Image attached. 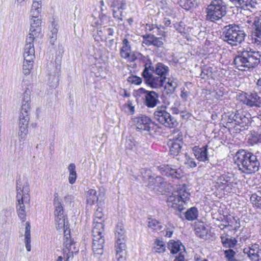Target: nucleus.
<instances>
[{"mask_svg": "<svg viewBox=\"0 0 261 261\" xmlns=\"http://www.w3.org/2000/svg\"><path fill=\"white\" fill-rule=\"evenodd\" d=\"M237 117V114L236 112V110L234 112H233L229 116H228V122L231 123L233 121L236 122V118Z\"/></svg>", "mask_w": 261, "mask_h": 261, "instance_id": "69168bd1", "label": "nucleus"}, {"mask_svg": "<svg viewBox=\"0 0 261 261\" xmlns=\"http://www.w3.org/2000/svg\"><path fill=\"white\" fill-rule=\"evenodd\" d=\"M260 57L259 51L248 47L239 51V55L234 58V63L239 70L245 71L257 66Z\"/></svg>", "mask_w": 261, "mask_h": 261, "instance_id": "7ed1b4c3", "label": "nucleus"}, {"mask_svg": "<svg viewBox=\"0 0 261 261\" xmlns=\"http://www.w3.org/2000/svg\"><path fill=\"white\" fill-rule=\"evenodd\" d=\"M190 198V193L187 191L184 186H179L177 191L169 196L167 200L168 206L181 212L185 209L186 201Z\"/></svg>", "mask_w": 261, "mask_h": 261, "instance_id": "0eeeda50", "label": "nucleus"}, {"mask_svg": "<svg viewBox=\"0 0 261 261\" xmlns=\"http://www.w3.org/2000/svg\"><path fill=\"white\" fill-rule=\"evenodd\" d=\"M212 68L205 66L201 68L200 76L202 79H205L212 75Z\"/></svg>", "mask_w": 261, "mask_h": 261, "instance_id": "603ef678", "label": "nucleus"}, {"mask_svg": "<svg viewBox=\"0 0 261 261\" xmlns=\"http://www.w3.org/2000/svg\"><path fill=\"white\" fill-rule=\"evenodd\" d=\"M235 163L240 170L247 174L258 171L260 163L256 155L245 150H240L234 156Z\"/></svg>", "mask_w": 261, "mask_h": 261, "instance_id": "20e7f679", "label": "nucleus"}, {"mask_svg": "<svg viewBox=\"0 0 261 261\" xmlns=\"http://www.w3.org/2000/svg\"><path fill=\"white\" fill-rule=\"evenodd\" d=\"M182 144V142L170 141L169 144L170 154L173 155H177L181 151Z\"/></svg>", "mask_w": 261, "mask_h": 261, "instance_id": "7c9ffc66", "label": "nucleus"}, {"mask_svg": "<svg viewBox=\"0 0 261 261\" xmlns=\"http://www.w3.org/2000/svg\"><path fill=\"white\" fill-rule=\"evenodd\" d=\"M135 141L130 138H126L125 143V148L127 149L132 150L135 146Z\"/></svg>", "mask_w": 261, "mask_h": 261, "instance_id": "052dcab7", "label": "nucleus"}, {"mask_svg": "<svg viewBox=\"0 0 261 261\" xmlns=\"http://www.w3.org/2000/svg\"><path fill=\"white\" fill-rule=\"evenodd\" d=\"M255 31L254 35L257 37L256 41L261 42V16L258 18L257 20L255 21Z\"/></svg>", "mask_w": 261, "mask_h": 261, "instance_id": "c03bdc74", "label": "nucleus"}, {"mask_svg": "<svg viewBox=\"0 0 261 261\" xmlns=\"http://www.w3.org/2000/svg\"><path fill=\"white\" fill-rule=\"evenodd\" d=\"M143 43L147 46L153 45L157 47L163 46L165 38L164 37H156L153 35L148 34L143 36Z\"/></svg>", "mask_w": 261, "mask_h": 261, "instance_id": "2eb2a0df", "label": "nucleus"}, {"mask_svg": "<svg viewBox=\"0 0 261 261\" xmlns=\"http://www.w3.org/2000/svg\"><path fill=\"white\" fill-rule=\"evenodd\" d=\"M125 230L123 224L118 223L115 229L116 242H125Z\"/></svg>", "mask_w": 261, "mask_h": 261, "instance_id": "c85d7f7f", "label": "nucleus"}, {"mask_svg": "<svg viewBox=\"0 0 261 261\" xmlns=\"http://www.w3.org/2000/svg\"><path fill=\"white\" fill-rule=\"evenodd\" d=\"M75 168V165L73 163H70L68 167V170L69 171L68 181L71 185L74 184L77 178Z\"/></svg>", "mask_w": 261, "mask_h": 261, "instance_id": "c9c22d12", "label": "nucleus"}, {"mask_svg": "<svg viewBox=\"0 0 261 261\" xmlns=\"http://www.w3.org/2000/svg\"><path fill=\"white\" fill-rule=\"evenodd\" d=\"M245 36L244 31L234 24L225 27L222 34L223 40L232 46L241 44L244 40Z\"/></svg>", "mask_w": 261, "mask_h": 261, "instance_id": "423d86ee", "label": "nucleus"}, {"mask_svg": "<svg viewBox=\"0 0 261 261\" xmlns=\"http://www.w3.org/2000/svg\"><path fill=\"white\" fill-rule=\"evenodd\" d=\"M221 243L224 247L232 248L237 243V240L234 237L227 234H224L220 237Z\"/></svg>", "mask_w": 261, "mask_h": 261, "instance_id": "a878e982", "label": "nucleus"}, {"mask_svg": "<svg viewBox=\"0 0 261 261\" xmlns=\"http://www.w3.org/2000/svg\"><path fill=\"white\" fill-rule=\"evenodd\" d=\"M196 234L202 239H205L208 234V230L204 224H200L197 226L195 228Z\"/></svg>", "mask_w": 261, "mask_h": 261, "instance_id": "58836bf2", "label": "nucleus"}, {"mask_svg": "<svg viewBox=\"0 0 261 261\" xmlns=\"http://www.w3.org/2000/svg\"><path fill=\"white\" fill-rule=\"evenodd\" d=\"M154 119L165 127L174 128L178 125L176 119L166 111V107H158L153 114Z\"/></svg>", "mask_w": 261, "mask_h": 261, "instance_id": "1a4fd4ad", "label": "nucleus"}, {"mask_svg": "<svg viewBox=\"0 0 261 261\" xmlns=\"http://www.w3.org/2000/svg\"><path fill=\"white\" fill-rule=\"evenodd\" d=\"M148 227L156 231L161 230L163 228V226L161 223L154 219H148Z\"/></svg>", "mask_w": 261, "mask_h": 261, "instance_id": "79ce46f5", "label": "nucleus"}, {"mask_svg": "<svg viewBox=\"0 0 261 261\" xmlns=\"http://www.w3.org/2000/svg\"><path fill=\"white\" fill-rule=\"evenodd\" d=\"M185 253H179L178 255L175 257L173 261H185Z\"/></svg>", "mask_w": 261, "mask_h": 261, "instance_id": "774afa93", "label": "nucleus"}, {"mask_svg": "<svg viewBox=\"0 0 261 261\" xmlns=\"http://www.w3.org/2000/svg\"><path fill=\"white\" fill-rule=\"evenodd\" d=\"M185 164L190 168H194L197 166V164L194 159L186 154Z\"/></svg>", "mask_w": 261, "mask_h": 261, "instance_id": "4d7b16f0", "label": "nucleus"}, {"mask_svg": "<svg viewBox=\"0 0 261 261\" xmlns=\"http://www.w3.org/2000/svg\"><path fill=\"white\" fill-rule=\"evenodd\" d=\"M250 140L254 144L261 143V133L255 131L251 133Z\"/></svg>", "mask_w": 261, "mask_h": 261, "instance_id": "8fccbe9b", "label": "nucleus"}, {"mask_svg": "<svg viewBox=\"0 0 261 261\" xmlns=\"http://www.w3.org/2000/svg\"><path fill=\"white\" fill-rule=\"evenodd\" d=\"M174 142H182L183 137L181 132L178 129H174L171 135Z\"/></svg>", "mask_w": 261, "mask_h": 261, "instance_id": "3c124183", "label": "nucleus"}, {"mask_svg": "<svg viewBox=\"0 0 261 261\" xmlns=\"http://www.w3.org/2000/svg\"><path fill=\"white\" fill-rule=\"evenodd\" d=\"M113 16L118 19H122V16L123 11L122 10H118L116 9L113 8Z\"/></svg>", "mask_w": 261, "mask_h": 261, "instance_id": "0e129e2a", "label": "nucleus"}, {"mask_svg": "<svg viewBox=\"0 0 261 261\" xmlns=\"http://www.w3.org/2000/svg\"><path fill=\"white\" fill-rule=\"evenodd\" d=\"M17 192L16 198L18 203L16 206L17 213L19 218L22 221L26 220V212L24 203L29 201V193L30 188L29 184L26 182L23 185L20 180H17L16 186Z\"/></svg>", "mask_w": 261, "mask_h": 261, "instance_id": "39448f33", "label": "nucleus"}, {"mask_svg": "<svg viewBox=\"0 0 261 261\" xmlns=\"http://www.w3.org/2000/svg\"><path fill=\"white\" fill-rule=\"evenodd\" d=\"M136 129L141 132L147 131L150 132L152 124L151 123L150 118L145 115H141L134 118Z\"/></svg>", "mask_w": 261, "mask_h": 261, "instance_id": "f8f14e48", "label": "nucleus"}, {"mask_svg": "<svg viewBox=\"0 0 261 261\" xmlns=\"http://www.w3.org/2000/svg\"><path fill=\"white\" fill-rule=\"evenodd\" d=\"M135 57L136 58V60L138 59L140 62L144 64V69L143 71L146 70L148 65H150V64H152L148 56H144L142 54H140L138 57L135 56Z\"/></svg>", "mask_w": 261, "mask_h": 261, "instance_id": "09e8293b", "label": "nucleus"}, {"mask_svg": "<svg viewBox=\"0 0 261 261\" xmlns=\"http://www.w3.org/2000/svg\"><path fill=\"white\" fill-rule=\"evenodd\" d=\"M168 248L172 254L185 253V247L179 241L170 240L168 243Z\"/></svg>", "mask_w": 261, "mask_h": 261, "instance_id": "b1692460", "label": "nucleus"}, {"mask_svg": "<svg viewBox=\"0 0 261 261\" xmlns=\"http://www.w3.org/2000/svg\"><path fill=\"white\" fill-rule=\"evenodd\" d=\"M197 217L198 211L196 207H191L185 213V217L189 221L194 220Z\"/></svg>", "mask_w": 261, "mask_h": 261, "instance_id": "37998d69", "label": "nucleus"}, {"mask_svg": "<svg viewBox=\"0 0 261 261\" xmlns=\"http://www.w3.org/2000/svg\"><path fill=\"white\" fill-rule=\"evenodd\" d=\"M163 175L173 178H180L182 176L181 171L177 170L174 166L167 165L162 168L161 171Z\"/></svg>", "mask_w": 261, "mask_h": 261, "instance_id": "412c9836", "label": "nucleus"}, {"mask_svg": "<svg viewBox=\"0 0 261 261\" xmlns=\"http://www.w3.org/2000/svg\"><path fill=\"white\" fill-rule=\"evenodd\" d=\"M103 216L101 209L97 208L95 214L92 230V250L94 255H101L103 252L105 225L103 223Z\"/></svg>", "mask_w": 261, "mask_h": 261, "instance_id": "f03ea898", "label": "nucleus"}, {"mask_svg": "<svg viewBox=\"0 0 261 261\" xmlns=\"http://www.w3.org/2000/svg\"><path fill=\"white\" fill-rule=\"evenodd\" d=\"M135 94L137 98H141L144 105L148 108H154L160 102L159 94L154 91H148L140 88L136 91Z\"/></svg>", "mask_w": 261, "mask_h": 261, "instance_id": "9d476101", "label": "nucleus"}, {"mask_svg": "<svg viewBox=\"0 0 261 261\" xmlns=\"http://www.w3.org/2000/svg\"><path fill=\"white\" fill-rule=\"evenodd\" d=\"M50 86L53 88H56L59 85V76L58 75H50L49 77Z\"/></svg>", "mask_w": 261, "mask_h": 261, "instance_id": "864d4df0", "label": "nucleus"}, {"mask_svg": "<svg viewBox=\"0 0 261 261\" xmlns=\"http://www.w3.org/2000/svg\"><path fill=\"white\" fill-rule=\"evenodd\" d=\"M105 40L109 39L110 36H112L114 34V30L112 28L103 27Z\"/></svg>", "mask_w": 261, "mask_h": 261, "instance_id": "680f3d73", "label": "nucleus"}, {"mask_svg": "<svg viewBox=\"0 0 261 261\" xmlns=\"http://www.w3.org/2000/svg\"><path fill=\"white\" fill-rule=\"evenodd\" d=\"M55 222L56 228L58 230L63 229L64 232L65 230H69L67 225V222H66V219L64 216L55 218Z\"/></svg>", "mask_w": 261, "mask_h": 261, "instance_id": "e433bc0d", "label": "nucleus"}, {"mask_svg": "<svg viewBox=\"0 0 261 261\" xmlns=\"http://www.w3.org/2000/svg\"><path fill=\"white\" fill-rule=\"evenodd\" d=\"M120 55L121 58L130 61L136 60L135 56L131 53V45L126 38L122 40V46L120 48Z\"/></svg>", "mask_w": 261, "mask_h": 261, "instance_id": "4468645a", "label": "nucleus"}, {"mask_svg": "<svg viewBox=\"0 0 261 261\" xmlns=\"http://www.w3.org/2000/svg\"><path fill=\"white\" fill-rule=\"evenodd\" d=\"M181 117L184 119H188L190 117V114L186 110V108H184L182 112H180Z\"/></svg>", "mask_w": 261, "mask_h": 261, "instance_id": "338daca9", "label": "nucleus"}, {"mask_svg": "<svg viewBox=\"0 0 261 261\" xmlns=\"http://www.w3.org/2000/svg\"><path fill=\"white\" fill-rule=\"evenodd\" d=\"M242 100L244 104L250 107H260V97L256 93H245Z\"/></svg>", "mask_w": 261, "mask_h": 261, "instance_id": "f3484780", "label": "nucleus"}, {"mask_svg": "<svg viewBox=\"0 0 261 261\" xmlns=\"http://www.w3.org/2000/svg\"><path fill=\"white\" fill-rule=\"evenodd\" d=\"M192 151L196 159L199 161L205 162L208 160L207 145L200 148L195 146L193 148Z\"/></svg>", "mask_w": 261, "mask_h": 261, "instance_id": "a211bd4d", "label": "nucleus"}, {"mask_svg": "<svg viewBox=\"0 0 261 261\" xmlns=\"http://www.w3.org/2000/svg\"><path fill=\"white\" fill-rule=\"evenodd\" d=\"M229 2L237 7L243 9L250 10L254 8L257 5L256 0H229Z\"/></svg>", "mask_w": 261, "mask_h": 261, "instance_id": "aec40b11", "label": "nucleus"}, {"mask_svg": "<svg viewBox=\"0 0 261 261\" xmlns=\"http://www.w3.org/2000/svg\"><path fill=\"white\" fill-rule=\"evenodd\" d=\"M31 92L30 90H26L23 94L21 101V111L28 112L30 109Z\"/></svg>", "mask_w": 261, "mask_h": 261, "instance_id": "bb28decb", "label": "nucleus"}, {"mask_svg": "<svg viewBox=\"0 0 261 261\" xmlns=\"http://www.w3.org/2000/svg\"><path fill=\"white\" fill-rule=\"evenodd\" d=\"M116 258L117 261H125L124 254H125V242H116Z\"/></svg>", "mask_w": 261, "mask_h": 261, "instance_id": "393cba45", "label": "nucleus"}, {"mask_svg": "<svg viewBox=\"0 0 261 261\" xmlns=\"http://www.w3.org/2000/svg\"><path fill=\"white\" fill-rule=\"evenodd\" d=\"M227 5L223 0H213L205 9L206 19L212 22L220 20L227 12Z\"/></svg>", "mask_w": 261, "mask_h": 261, "instance_id": "6e6552de", "label": "nucleus"}, {"mask_svg": "<svg viewBox=\"0 0 261 261\" xmlns=\"http://www.w3.org/2000/svg\"><path fill=\"white\" fill-rule=\"evenodd\" d=\"M64 245L65 246L63 250L64 253L67 251H72L75 253L78 251L76 250L75 243L70 238V230H65Z\"/></svg>", "mask_w": 261, "mask_h": 261, "instance_id": "dca6fc26", "label": "nucleus"}, {"mask_svg": "<svg viewBox=\"0 0 261 261\" xmlns=\"http://www.w3.org/2000/svg\"><path fill=\"white\" fill-rule=\"evenodd\" d=\"M30 23V33L27 36L29 41L31 40V38L36 39V41L41 39L43 34L42 32L41 20L39 16L32 17Z\"/></svg>", "mask_w": 261, "mask_h": 261, "instance_id": "9b49d317", "label": "nucleus"}, {"mask_svg": "<svg viewBox=\"0 0 261 261\" xmlns=\"http://www.w3.org/2000/svg\"><path fill=\"white\" fill-rule=\"evenodd\" d=\"M196 0H179V6L186 10H189L196 4Z\"/></svg>", "mask_w": 261, "mask_h": 261, "instance_id": "ea45409f", "label": "nucleus"}, {"mask_svg": "<svg viewBox=\"0 0 261 261\" xmlns=\"http://www.w3.org/2000/svg\"><path fill=\"white\" fill-rule=\"evenodd\" d=\"M128 81L132 84L139 85L142 83V80L140 77L137 76H131L128 78Z\"/></svg>", "mask_w": 261, "mask_h": 261, "instance_id": "bf43d9fd", "label": "nucleus"}, {"mask_svg": "<svg viewBox=\"0 0 261 261\" xmlns=\"http://www.w3.org/2000/svg\"><path fill=\"white\" fill-rule=\"evenodd\" d=\"M164 181L161 177L157 176L155 178H149L148 186L149 188L154 189L156 187H163Z\"/></svg>", "mask_w": 261, "mask_h": 261, "instance_id": "473e14b6", "label": "nucleus"}, {"mask_svg": "<svg viewBox=\"0 0 261 261\" xmlns=\"http://www.w3.org/2000/svg\"><path fill=\"white\" fill-rule=\"evenodd\" d=\"M166 250V244L163 241L156 239L154 242L153 251L157 253H163Z\"/></svg>", "mask_w": 261, "mask_h": 261, "instance_id": "a19ab883", "label": "nucleus"}, {"mask_svg": "<svg viewBox=\"0 0 261 261\" xmlns=\"http://www.w3.org/2000/svg\"><path fill=\"white\" fill-rule=\"evenodd\" d=\"M54 196L55 198L54 200V205L55 207V218L57 217L63 216V207L61 203L60 200L58 197V194H55Z\"/></svg>", "mask_w": 261, "mask_h": 261, "instance_id": "cd10ccee", "label": "nucleus"}, {"mask_svg": "<svg viewBox=\"0 0 261 261\" xmlns=\"http://www.w3.org/2000/svg\"><path fill=\"white\" fill-rule=\"evenodd\" d=\"M236 252L231 249H229L224 251V255L225 257L229 260L232 261L233 260L234 255H236Z\"/></svg>", "mask_w": 261, "mask_h": 261, "instance_id": "13d9d810", "label": "nucleus"}, {"mask_svg": "<svg viewBox=\"0 0 261 261\" xmlns=\"http://www.w3.org/2000/svg\"><path fill=\"white\" fill-rule=\"evenodd\" d=\"M34 60H24L23 65V72L25 75L30 74L33 68Z\"/></svg>", "mask_w": 261, "mask_h": 261, "instance_id": "a18cd8bd", "label": "nucleus"}, {"mask_svg": "<svg viewBox=\"0 0 261 261\" xmlns=\"http://www.w3.org/2000/svg\"><path fill=\"white\" fill-rule=\"evenodd\" d=\"M234 178L231 174L227 173L220 176L218 179L217 183L219 185V187H223L226 191H230L235 185L236 182H233Z\"/></svg>", "mask_w": 261, "mask_h": 261, "instance_id": "ddd939ff", "label": "nucleus"}, {"mask_svg": "<svg viewBox=\"0 0 261 261\" xmlns=\"http://www.w3.org/2000/svg\"><path fill=\"white\" fill-rule=\"evenodd\" d=\"M29 120V116L28 112L21 111L18 125H24L28 126V122Z\"/></svg>", "mask_w": 261, "mask_h": 261, "instance_id": "49530a36", "label": "nucleus"}, {"mask_svg": "<svg viewBox=\"0 0 261 261\" xmlns=\"http://www.w3.org/2000/svg\"><path fill=\"white\" fill-rule=\"evenodd\" d=\"M28 133V126L19 125L18 137L20 141H23L25 140Z\"/></svg>", "mask_w": 261, "mask_h": 261, "instance_id": "de8ad7c7", "label": "nucleus"}, {"mask_svg": "<svg viewBox=\"0 0 261 261\" xmlns=\"http://www.w3.org/2000/svg\"><path fill=\"white\" fill-rule=\"evenodd\" d=\"M87 202L90 205L94 204L98 200V197L95 189H89L87 192Z\"/></svg>", "mask_w": 261, "mask_h": 261, "instance_id": "72a5a7b5", "label": "nucleus"}, {"mask_svg": "<svg viewBox=\"0 0 261 261\" xmlns=\"http://www.w3.org/2000/svg\"><path fill=\"white\" fill-rule=\"evenodd\" d=\"M57 33H58V29L56 25L52 28V29L50 30V32L49 34V37L50 38V39H51L50 41V42L52 44H54V42L57 39Z\"/></svg>", "mask_w": 261, "mask_h": 261, "instance_id": "6e6d98bb", "label": "nucleus"}, {"mask_svg": "<svg viewBox=\"0 0 261 261\" xmlns=\"http://www.w3.org/2000/svg\"><path fill=\"white\" fill-rule=\"evenodd\" d=\"M237 117L236 118V124L240 125L244 127L248 126L250 123L249 117L250 114L245 112L236 110Z\"/></svg>", "mask_w": 261, "mask_h": 261, "instance_id": "4be33fe9", "label": "nucleus"}, {"mask_svg": "<svg viewBox=\"0 0 261 261\" xmlns=\"http://www.w3.org/2000/svg\"><path fill=\"white\" fill-rule=\"evenodd\" d=\"M260 248L258 244H254L248 249H245L244 252L247 254L248 257L252 261L258 260V254Z\"/></svg>", "mask_w": 261, "mask_h": 261, "instance_id": "5701e85b", "label": "nucleus"}, {"mask_svg": "<svg viewBox=\"0 0 261 261\" xmlns=\"http://www.w3.org/2000/svg\"><path fill=\"white\" fill-rule=\"evenodd\" d=\"M190 92L186 89L185 88L181 89L180 96L181 98L185 101H187L188 98L190 95Z\"/></svg>", "mask_w": 261, "mask_h": 261, "instance_id": "e2e57ef3", "label": "nucleus"}, {"mask_svg": "<svg viewBox=\"0 0 261 261\" xmlns=\"http://www.w3.org/2000/svg\"><path fill=\"white\" fill-rule=\"evenodd\" d=\"M170 72L169 67L161 62L157 63L154 66L150 64L142 75L145 83L152 88L162 87Z\"/></svg>", "mask_w": 261, "mask_h": 261, "instance_id": "f257e3e1", "label": "nucleus"}, {"mask_svg": "<svg viewBox=\"0 0 261 261\" xmlns=\"http://www.w3.org/2000/svg\"><path fill=\"white\" fill-rule=\"evenodd\" d=\"M178 86L177 81L173 78H168L165 86V89L168 94L173 93Z\"/></svg>", "mask_w": 261, "mask_h": 261, "instance_id": "2f4dec72", "label": "nucleus"}, {"mask_svg": "<svg viewBox=\"0 0 261 261\" xmlns=\"http://www.w3.org/2000/svg\"><path fill=\"white\" fill-rule=\"evenodd\" d=\"M36 41V39L31 38V40L29 41L28 37L26 38V44L24 46V51L23 53V57L24 60H34L35 58V49L34 47L33 42Z\"/></svg>", "mask_w": 261, "mask_h": 261, "instance_id": "6ab92c4d", "label": "nucleus"}, {"mask_svg": "<svg viewBox=\"0 0 261 261\" xmlns=\"http://www.w3.org/2000/svg\"><path fill=\"white\" fill-rule=\"evenodd\" d=\"M125 5L126 3L124 1H117L114 2L113 6L114 9H116L118 10H122L123 11L124 9Z\"/></svg>", "mask_w": 261, "mask_h": 261, "instance_id": "5fc2aeb1", "label": "nucleus"}, {"mask_svg": "<svg viewBox=\"0 0 261 261\" xmlns=\"http://www.w3.org/2000/svg\"><path fill=\"white\" fill-rule=\"evenodd\" d=\"M184 108L181 107L180 101L176 98L173 103L170 107V110L173 114L177 115L182 112Z\"/></svg>", "mask_w": 261, "mask_h": 261, "instance_id": "4c0bfd02", "label": "nucleus"}, {"mask_svg": "<svg viewBox=\"0 0 261 261\" xmlns=\"http://www.w3.org/2000/svg\"><path fill=\"white\" fill-rule=\"evenodd\" d=\"M41 9V0H34L30 11L31 17L39 16Z\"/></svg>", "mask_w": 261, "mask_h": 261, "instance_id": "c756f323", "label": "nucleus"}, {"mask_svg": "<svg viewBox=\"0 0 261 261\" xmlns=\"http://www.w3.org/2000/svg\"><path fill=\"white\" fill-rule=\"evenodd\" d=\"M253 206L257 208L261 209V191L252 194L250 198Z\"/></svg>", "mask_w": 261, "mask_h": 261, "instance_id": "f704fd0d", "label": "nucleus"}]
</instances>
